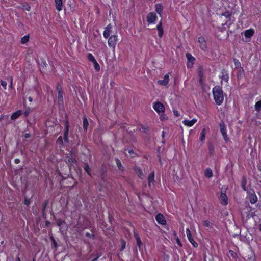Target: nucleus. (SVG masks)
<instances>
[{
	"label": "nucleus",
	"mask_w": 261,
	"mask_h": 261,
	"mask_svg": "<svg viewBox=\"0 0 261 261\" xmlns=\"http://www.w3.org/2000/svg\"><path fill=\"white\" fill-rule=\"evenodd\" d=\"M213 94L216 103L218 105H221L224 100L223 92L219 86H216L213 89Z\"/></svg>",
	"instance_id": "1"
},
{
	"label": "nucleus",
	"mask_w": 261,
	"mask_h": 261,
	"mask_svg": "<svg viewBox=\"0 0 261 261\" xmlns=\"http://www.w3.org/2000/svg\"><path fill=\"white\" fill-rule=\"evenodd\" d=\"M57 91L58 94V103L59 105H62L63 103V93L62 90V88L60 85L57 86Z\"/></svg>",
	"instance_id": "2"
},
{
	"label": "nucleus",
	"mask_w": 261,
	"mask_h": 261,
	"mask_svg": "<svg viewBox=\"0 0 261 261\" xmlns=\"http://www.w3.org/2000/svg\"><path fill=\"white\" fill-rule=\"evenodd\" d=\"M220 132L224 138V139L227 141L228 140V136L226 133V126L223 122H221L220 124Z\"/></svg>",
	"instance_id": "3"
},
{
	"label": "nucleus",
	"mask_w": 261,
	"mask_h": 261,
	"mask_svg": "<svg viewBox=\"0 0 261 261\" xmlns=\"http://www.w3.org/2000/svg\"><path fill=\"white\" fill-rule=\"evenodd\" d=\"M153 108L159 114H160V113H163L165 110L164 106L160 102H155L153 106Z\"/></svg>",
	"instance_id": "4"
},
{
	"label": "nucleus",
	"mask_w": 261,
	"mask_h": 261,
	"mask_svg": "<svg viewBox=\"0 0 261 261\" xmlns=\"http://www.w3.org/2000/svg\"><path fill=\"white\" fill-rule=\"evenodd\" d=\"M117 42V36L114 35L110 37L108 40V45L110 47L114 48Z\"/></svg>",
	"instance_id": "5"
},
{
	"label": "nucleus",
	"mask_w": 261,
	"mask_h": 261,
	"mask_svg": "<svg viewBox=\"0 0 261 261\" xmlns=\"http://www.w3.org/2000/svg\"><path fill=\"white\" fill-rule=\"evenodd\" d=\"M157 16L154 13L150 12L147 15V20L149 23H154L156 19Z\"/></svg>",
	"instance_id": "6"
},
{
	"label": "nucleus",
	"mask_w": 261,
	"mask_h": 261,
	"mask_svg": "<svg viewBox=\"0 0 261 261\" xmlns=\"http://www.w3.org/2000/svg\"><path fill=\"white\" fill-rule=\"evenodd\" d=\"M186 57L188 60V63L187 64V67L191 68L192 67L193 62L194 61L195 59L189 53L186 54Z\"/></svg>",
	"instance_id": "7"
},
{
	"label": "nucleus",
	"mask_w": 261,
	"mask_h": 261,
	"mask_svg": "<svg viewBox=\"0 0 261 261\" xmlns=\"http://www.w3.org/2000/svg\"><path fill=\"white\" fill-rule=\"evenodd\" d=\"M186 234H187V236L188 240L192 244L193 246L194 247H197L198 246V244H197V243H196V242H195L194 241L192 237V234H191V231L189 228H187L186 229Z\"/></svg>",
	"instance_id": "8"
},
{
	"label": "nucleus",
	"mask_w": 261,
	"mask_h": 261,
	"mask_svg": "<svg viewBox=\"0 0 261 261\" xmlns=\"http://www.w3.org/2000/svg\"><path fill=\"white\" fill-rule=\"evenodd\" d=\"M155 219H156V221L159 223V224H161L162 225H164L166 224V221L165 219V217L164 216H163V215H162V214L161 213H159L158 214L156 217H155Z\"/></svg>",
	"instance_id": "9"
},
{
	"label": "nucleus",
	"mask_w": 261,
	"mask_h": 261,
	"mask_svg": "<svg viewBox=\"0 0 261 261\" xmlns=\"http://www.w3.org/2000/svg\"><path fill=\"white\" fill-rule=\"evenodd\" d=\"M198 42L200 44V48L203 50H206L207 48V45L205 39L203 37H200L198 38Z\"/></svg>",
	"instance_id": "10"
},
{
	"label": "nucleus",
	"mask_w": 261,
	"mask_h": 261,
	"mask_svg": "<svg viewBox=\"0 0 261 261\" xmlns=\"http://www.w3.org/2000/svg\"><path fill=\"white\" fill-rule=\"evenodd\" d=\"M169 81V77L168 74H166L163 78V80H159L158 81V83L159 84L163 85V86H166L167 85Z\"/></svg>",
	"instance_id": "11"
},
{
	"label": "nucleus",
	"mask_w": 261,
	"mask_h": 261,
	"mask_svg": "<svg viewBox=\"0 0 261 261\" xmlns=\"http://www.w3.org/2000/svg\"><path fill=\"white\" fill-rule=\"evenodd\" d=\"M112 28V27L111 24H108L107 27L105 28V31L103 32V36L105 38H107L108 37H109Z\"/></svg>",
	"instance_id": "12"
},
{
	"label": "nucleus",
	"mask_w": 261,
	"mask_h": 261,
	"mask_svg": "<svg viewBox=\"0 0 261 261\" xmlns=\"http://www.w3.org/2000/svg\"><path fill=\"white\" fill-rule=\"evenodd\" d=\"M221 74L222 75L220 77L222 79V80H224L226 83H227L229 79V75L227 70H226L224 69H222L221 71Z\"/></svg>",
	"instance_id": "13"
},
{
	"label": "nucleus",
	"mask_w": 261,
	"mask_h": 261,
	"mask_svg": "<svg viewBox=\"0 0 261 261\" xmlns=\"http://www.w3.org/2000/svg\"><path fill=\"white\" fill-rule=\"evenodd\" d=\"M76 161L75 158L71 155L70 156H67L66 158V162L68 164L69 166L73 165V163Z\"/></svg>",
	"instance_id": "14"
},
{
	"label": "nucleus",
	"mask_w": 261,
	"mask_h": 261,
	"mask_svg": "<svg viewBox=\"0 0 261 261\" xmlns=\"http://www.w3.org/2000/svg\"><path fill=\"white\" fill-rule=\"evenodd\" d=\"M197 122L196 119H193L191 120H185L183 121L182 123L184 124V125L189 126L191 127L196 122Z\"/></svg>",
	"instance_id": "15"
},
{
	"label": "nucleus",
	"mask_w": 261,
	"mask_h": 261,
	"mask_svg": "<svg viewBox=\"0 0 261 261\" xmlns=\"http://www.w3.org/2000/svg\"><path fill=\"white\" fill-rule=\"evenodd\" d=\"M134 171H135L136 173L137 174L138 177L140 178L141 179H143L144 178V174L142 172L141 169L138 166H136L134 168Z\"/></svg>",
	"instance_id": "16"
},
{
	"label": "nucleus",
	"mask_w": 261,
	"mask_h": 261,
	"mask_svg": "<svg viewBox=\"0 0 261 261\" xmlns=\"http://www.w3.org/2000/svg\"><path fill=\"white\" fill-rule=\"evenodd\" d=\"M156 29L158 31V34H159V37H160V38L162 37L163 33H164V31H163V28L162 27V21H160V22L157 25Z\"/></svg>",
	"instance_id": "17"
},
{
	"label": "nucleus",
	"mask_w": 261,
	"mask_h": 261,
	"mask_svg": "<svg viewBox=\"0 0 261 261\" xmlns=\"http://www.w3.org/2000/svg\"><path fill=\"white\" fill-rule=\"evenodd\" d=\"M56 9L60 11L62 9L63 2L62 0H54Z\"/></svg>",
	"instance_id": "18"
},
{
	"label": "nucleus",
	"mask_w": 261,
	"mask_h": 261,
	"mask_svg": "<svg viewBox=\"0 0 261 261\" xmlns=\"http://www.w3.org/2000/svg\"><path fill=\"white\" fill-rule=\"evenodd\" d=\"M249 201L251 204H255L257 201V197L254 193L249 195Z\"/></svg>",
	"instance_id": "19"
},
{
	"label": "nucleus",
	"mask_w": 261,
	"mask_h": 261,
	"mask_svg": "<svg viewBox=\"0 0 261 261\" xmlns=\"http://www.w3.org/2000/svg\"><path fill=\"white\" fill-rule=\"evenodd\" d=\"M68 132H69V125L68 123L67 122L66 124L65 127V131L64 133V141L68 143Z\"/></svg>",
	"instance_id": "20"
},
{
	"label": "nucleus",
	"mask_w": 261,
	"mask_h": 261,
	"mask_svg": "<svg viewBox=\"0 0 261 261\" xmlns=\"http://www.w3.org/2000/svg\"><path fill=\"white\" fill-rule=\"evenodd\" d=\"M220 197L222 200V204L226 205L227 204V197L225 193L221 192Z\"/></svg>",
	"instance_id": "21"
},
{
	"label": "nucleus",
	"mask_w": 261,
	"mask_h": 261,
	"mask_svg": "<svg viewBox=\"0 0 261 261\" xmlns=\"http://www.w3.org/2000/svg\"><path fill=\"white\" fill-rule=\"evenodd\" d=\"M148 185L150 186L151 184L154 181V171L149 174L148 177Z\"/></svg>",
	"instance_id": "22"
},
{
	"label": "nucleus",
	"mask_w": 261,
	"mask_h": 261,
	"mask_svg": "<svg viewBox=\"0 0 261 261\" xmlns=\"http://www.w3.org/2000/svg\"><path fill=\"white\" fill-rule=\"evenodd\" d=\"M254 34V31L252 29L247 30L244 32V35L246 38H250L253 36Z\"/></svg>",
	"instance_id": "23"
},
{
	"label": "nucleus",
	"mask_w": 261,
	"mask_h": 261,
	"mask_svg": "<svg viewBox=\"0 0 261 261\" xmlns=\"http://www.w3.org/2000/svg\"><path fill=\"white\" fill-rule=\"evenodd\" d=\"M22 114V111L21 110H18L17 111L13 113L11 116V118L12 120H15L19 117Z\"/></svg>",
	"instance_id": "24"
},
{
	"label": "nucleus",
	"mask_w": 261,
	"mask_h": 261,
	"mask_svg": "<svg viewBox=\"0 0 261 261\" xmlns=\"http://www.w3.org/2000/svg\"><path fill=\"white\" fill-rule=\"evenodd\" d=\"M155 11L159 14L161 15V14L163 12V7L162 4H156L155 6Z\"/></svg>",
	"instance_id": "25"
},
{
	"label": "nucleus",
	"mask_w": 261,
	"mask_h": 261,
	"mask_svg": "<svg viewBox=\"0 0 261 261\" xmlns=\"http://www.w3.org/2000/svg\"><path fill=\"white\" fill-rule=\"evenodd\" d=\"M48 204V201H45L43 202L42 204V216L44 218H46V214L45 212V210L46 208V207L47 205Z\"/></svg>",
	"instance_id": "26"
},
{
	"label": "nucleus",
	"mask_w": 261,
	"mask_h": 261,
	"mask_svg": "<svg viewBox=\"0 0 261 261\" xmlns=\"http://www.w3.org/2000/svg\"><path fill=\"white\" fill-rule=\"evenodd\" d=\"M205 176L210 178L213 176L212 170L210 168H207L204 172Z\"/></svg>",
	"instance_id": "27"
},
{
	"label": "nucleus",
	"mask_w": 261,
	"mask_h": 261,
	"mask_svg": "<svg viewBox=\"0 0 261 261\" xmlns=\"http://www.w3.org/2000/svg\"><path fill=\"white\" fill-rule=\"evenodd\" d=\"M83 168L85 171L87 173V174L91 176V174L90 173V168L88 164H85Z\"/></svg>",
	"instance_id": "28"
},
{
	"label": "nucleus",
	"mask_w": 261,
	"mask_h": 261,
	"mask_svg": "<svg viewBox=\"0 0 261 261\" xmlns=\"http://www.w3.org/2000/svg\"><path fill=\"white\" fill-rule=\"evenodd\" d=\"M89 125V123L86 118L84 117L83 118V128L85 130H87L88 126Z\"/></svg>",
	"instance_id": "29"
},
{
	"label": "nucleus",
	"mask_w": 261,
	"mask_h": 261,
	"mask_svg": "<svg viewBox=\"0 0 261 261\" xmlns=\"http://www.w3.org/2000/svg\"><path fill=\"white\" fill-rule=\"evenodd\" d=\"M255 110L257 112L261 111V101H257L255 105Z\"/></svg>",
	"instance_id": "30"
},
{
	"label": "nucleus",
	"mask_w": 261,
	"mask_h": 261,
	"mask_svg": "<svg viewBox=\"0 0 261 261\" xmlns=\"http://www.w3.org/2000/svg\"><path fill=\"white\" fill-rule=\"evenodd\" d=\"M115 161L119 169L120 170H123V167L120 161L118 159H116Z\"/></svg>",
	"instance_id": "31"
},
{
	"label": "nucleus",
	"mask_w": 261,
	"mask_h": 261,
	"mask_svg": "<svg viewBox=\"0 0 261 261\" xmlns=\"http://www.w3.org/2000/svg\"><path fill=\"white\" fill-rule=\"evenodd\" d=\"M29 35H25V36H23L21 38V43L22 44H25V43H26L29 41Z\"/></svg>",
	"instance_id": "32"
},
{
	"label": "nucleus",
	"mask_w": 261,
	"mask_h": 261,
	"mask_svg": "<svg viewBox=\"0 0 261 261\" xmlns=\"http://www.w3.org/2000/svg\"><path fill=\"white\" fill-rule=\"evenodd\" d=\"M88 60L92 63L96 62V60L94 56L91 54H89L88 55Z\"/></svg>",
	"instance_id": "33"
},
{
	"label": "nucleus",
	"mask_w": 261,
	"mask_h": 261,
	"mask_svg": "<svg viewBox=\"0 0 261 261\" xmlns=\"http://www.w3.org/2000/svg\"><path fill=\"white\" fill-rule=\"evenodd\" d=\"M203 225L204 226L207 227L212 228V224L208 220H205L203 222Z\"/></svg>",
	"instance_id": "34"
},
{
	"label": "nucleus",
	"mask_w": 261,
	"mask_h": 261,
	"mask_svg": "<svg viewBox=\"0 0 261 261\" xmlns=\"http://www.w3.org/2000/svg\"><path fill=\"white\" fill-rule=\"evenodd\" d=\"M198 75L200 77V80L201 81L203 76L202 67H199L198 68Z\"/></svg>",
	"instance_id": "35"
},
{
	"label": "nucleus",
	"mask_w": 261,
	"mask_h": 261,
	"mask_svg": "<svg viewBox=\"0 0 261 261\" xmlns=\"http://www.w3.org/2000/svg\"><path fill=\"white\" fill-rule=\"evenodd\" d=\"M205 129H203L200 133V140L203 141L205 139Z\"/></svg>",
	"instance_id": "36"
},
{
	"label": "nucleus",
	"mask_w": 261,
	"mask_h": 261,
	"mask_svg": "<svg viewBox=\"0 0 261 261\" xmlns=\"http://www.w3.org/2000/svg\"><path fill=\"white\" fill-rule=\"evenodd\" d=\"M100 256H101L100 254H91V257H95L94 258H93L92 260V261H97V260L98 259L99 257H100Z\"/></svg>",
	"instance_id": "37"
},
{
	"label": "nucleus",
	"mask_w": 261,
	"mask_h": 261,
	"mask_svg": "<svg viewBox=\"0 0 261 261\" xmlns=\"http://www.w3.org/2000/svg\"><path fill=\"white\" fill-rule=\"evenodd\" d=\"M126 242L124 240H121V247L120 248V251H122L125 248Z\"/></svg>",
	"instance_id": "38"
},
{
	"label": "nucleus",
	"mask_w": 261,
	"mask_h": 261,
	"mask_svg": "<svg viewBox=\"0 0 261 261\" xmlns=\"http://www.w3.org/2000/svg\"><path fill=\"white\" fill-rule=\"evenodd\" d=\"M233 62H234V65H235L236 68L240 67L241 63L238 60H237L236 59H234Z\"/></svg>",
	"instance_id": "39"
},
{
	"label": "nucleus",
	"mask_w": 261,
	"mask_h": 261,
	"mask_svg": "<svg viewBox=\"0 0 261 261\" xmlns=\"http://www.w3.org/2000/svg\"><path fill=\"white\" fill-rule=\"evenodd\" d=\"M94 64V67L95 69L97 71H99L100 70V66L98 63L96 61V62L93 63Z\"/></svg>",
	"instance_id": "40"
},
{
	"label": "nucleus",
	"mask_w": 261,
	"mask_h": 261,
	"mask_svg": "<svg viewBox=\"0 0 261 261\" xmlns=\"http://www.w3.org/2000/svg\"><path fill=\"white\" fill-rule=\"evenodd\" d=\"M246 180L245 178H244L243 181L242 182V187L244 191H246Z\"/></svg>",
	"instance_id": "41"
},
{
	"label": "nucleus",
	"mask_w": 261,
	"mask_h": 261,
	"mask_svg": "<svg viewBox=\"0 0 261 261\" xmlns=\"http://www.w3.org/2000/svg\"><path fill=\"white\" fill-rule=\"evenodd\" d=\"M57 143L59 144H63V139H62V136H60L57 140Z\"/></svg>",
	"instance_id": "42"
},
{
	"label": "nucleus",
	"mask_w": 261,
	"mask_h": 261,
	"mask_svg": "<svg viewBox=\"0 0 261 261\" xmlns=\"http://www.w3.org/2000/svg\"><path fill=\"white\" fill-rule=\"evenodd\" d=\"M2 86L5 89H6V87L7 85V83L6 81L1 80V81Z\"/></svg>",
	"instance_id": "43"
},
{
	"label": "nucleus",
	"mask_w": 261,
	"mask_h": 261,
	"mask_svg": "<svg viewBox=\"0 0 261 261\" xmlns=\"http://www.w3.org/2000/svg\"><path fill=\"white\" fill-rule=\"evenodd\" d=\"M86 236L88 238H91L92 239H94V235L91 234L89 232H86Z\"/></svg>",
	"instance_id": "44"
},
{
	"label": "nucleus",
	"mask_w": 261,
	"mask_h": 261,
	"mask_svg": "<svg viewBox=\"0 0 261 261\" xmlns=\"http://www.w3.org/2000/svg\"><path fill=\"white\" fill-rule=\"evenodd\" d=\"M137 241V245L139 247V250H140L141 245L142 244L141 239L138 240Z\"/></svg>",
	"instance_id": "45"
},
{
	"label": "nucleus",
	"mask_w": 261,
	"mask_h": 261,
	"mask_svg": "<svg viewBox=\"0 0 261 261\" xmlns=\"http://www.w3.org/2000/svg\"><path fill=\"white\" fill-rule=\"evenodd\" d=\"M63 223V221L61 219H58L57 221V224L59 226H60Z\"/></svg>",
	"instance_id": "46"
},
{
	"label": "nucleus",
	"mask_w": 261,
	"mask_h": 261,
	"mask_svg": "<svg viewBox=\"0 0 261 261\" xmlns=\"http://www.w3.org/2000/svg\"><path fill=\"white\" fill-rule=\"evenodd\" d=\"M173 113L176 117H178L180 115V114L178 112V111L176 110H173Z\"/></svg>",
	"instance_id": "47"
},
{
	"label": "nucleus",
	"mask_w": 261,
	"mask_h": 261,
	"mask_svg": "<svg viewBox=\"0 0 261 261\" xmlns=\"http://www.w3.org/2000/svg\"><path fill=\"white\" fill-rule=\"evenodd\" d=\"M134 237L135 238L136 241L138 240L141 239L139 237L138 234L136 232H134Z\"/></svg>",
	"instance_id": "48"
},
{
	"label": "nucleus",
	"mask_w": 261,
	"mask_h": 261,
	"mask_svg": "<svg viewBox=\"0 0 261 261\" xmlns=\"http://www.w3.org/2000/svg\"><path fill=\"white\" fill-rule=\"evenodd\" d=\"M160 119L162 120H164L165 119H166V115L165 114H161V116H160Z\"/></svg>",
	"instance_id": "49"
},
{
	"label": "nucleus",
	"mask_w": 261,
	"mask_h": 261,
	"mask_svg": "<svg viewBox=\"0 0 261 261\" xmlns=\"http://www.w3.org/2000/svg\"><path fill=\"white\" fill-rule=\"evenodd\" d=\"M223 15L224 16H225L226 18H228L230 16V14L229 12H226L224 13Z\"/></svg>",
	"instance_id": "50"
},
{
	"label": "nucleus",
	"mask_w": 261,
	"mask_h": 261,
	"mask_svg": "<svg viewBox=\"0 0 261 261\" xmlns=\"http://www.w3.org/2000/svg\"><path fill=\"white\" fill-rule=\"evenodd\" d=\"M13 79H12V77H10V85L9 86V88L10 89H12L13 88Z\"/></svg>",
	"instance_id": "51"
},
{
	"label": "nucleus",
	"mask_w": 261,
	"mask_h": 261,
	"mask_svg": "<svg viewBox=\"0 0 261 261\" xmlns=\"http://www.w3.org/2000/svg\"><path fill=\"white\" fill-rule=\"evenodd\" d=\"M24 203L27 205H29L30 203V200L28 199H25L24 201Z\"/></svg>",
	"instance_id": "52"
},
{
	"label": "nucleus",
	"mask_w": 261,
	"mask_h": 261,
	"mask_svg": "<svg viewBox=\"0 0 261 261\" xmlns=\"http://www.w3.org/2000/svg\"><path fill=\"white\" fill-rule=\"evenodd\" d=\"M176 242L179 245L181 246V242L178 237L176 238Z\"/></svg>",
	"instance_id": "53"
},
{
	"label": "nucleus",
	"mask_w": 261,
	"mask_h": 261,
	"mask_svg": "<svg viewBox=\"0 0 261 261\" xmlns=\"http://www.w3.org/2000/svg\"><path fill=\"white\" fill-rule=\"evenodd\" d=\"M30 136H31V135H30V134H29V133H27V134H25V135H24V137H25V138H30Z\"/></svg>",
	"instance_id": "54"
},
{
	"label": "nucleus",
	"mask_w": 261,
	"mask_h": 261,
	"mask_svg": "<svg viewBox=\"0 0 261 261\" xmlns=\"http://www.w3.org/2000/svg\"><path fill=\"white\" fill-rule=\"evenodd\" d=\"M20 160L19 159H15V163L16 164H18V163H20Z\"/></svg>",
	"instance_id": "55"
},
{
	"label": "nucleus",
	"mask_w": 261,
	"mask_h": 261,
	"mask_svg": "<svg viewBox=\"0 0 261 261\" xmlns=\"http://www.w3.org/2000/svg\"><path fill=\"white\" fill-rule=\"evenodd\" d=\"M127 151H128V152L130 154H134V152H133V150H131V149H128V150H127Z\"/></svg>",
	"instance_id": "56"
},
{
	"label": "nucleus",
	"mask_w": 261,
	"mask_h": 261,
	"mask_svg": "<svg viewBox=\"0 0 261 261\" xmlns=\"http://www.w3.org/2000/svg\"><path fill=\"white\" fill-rule=\"evenodd\" d=\"M31 7L30 6H28L27 8H26V10L28 11H30Z\"/></svg>",
	"instance_id": "57"
},
{
	"label": "nucleus",
	"mask_w": 261,
	"mask_h": 261,
	"mask_svg": "<svg viewBox=\"0 0 261 261\" xmlns=\"http://www.w3.org/2000/svg\"><path fill=\"white\" fill-rule=\"evenodd\" d=\"M28 99L30 102H32L33 101V98L31 97H29Z\"/></svg>",
	"instance_id": "58"
},
{
	"label": "nucleus",
	"mask_w": 261,
	"mask_h": 261,
	"mask_svg": "<svg viewBox=\"0 0 261 261\" xmlns=\"http://www.w3.org/2000/svg\"><path fill=\"white\" fill-rule=\"evenodd\" d=\"M53 242H54V244L55 246H56L57 243H56V242H55V240L53 238Z\"/></svg>",
	"instance_id": "59"
},
{
	"label": "nucleus",
	"mask_w": 261,
	"mask_h": 261,
	"mask_svg": "<svg viewBox=\"0 0 261 261\" xmlns=\"http://www.w3.org/2000/svg\"><path fill=\"white\" fill-rule=\"evenodd\" d=\"M45 224L46 225L48 226L50 224V223L48 221H46Z\"/></svg>",
	"instance_id": "60"
},
{
	"label": "nucleus",
	"mask_w": 261,
	"mask_h": 261,
	"mask_svg": "<svg viewBox=\"0 0 261 261\" xmlns=\"http://www.w3.org/2000/svg\"><path fill=\"white\" fill-rule=\"evenodd\" d=\"M164 136H165V132H164V131H163L162 132V137L164 138Z\"/></svg>",
	"instance_id": "61"
},
{
	"label": "nucleus",
	"mask_w": 261,
	"mask_h": 261,
	"mask_svg": "<svg viewBox=\"0 0 261 261\" xmlns=\"http://www.w3.org/2000/svg\"><path fill=\"white\" fill-rule=\"evenodd\" d=\"M259 229L261 231V224L259 225Z\"/></svg>",
	"instance_id": "62"
},
{
	"label": "nucleus",
	"mask_w": 261,
	"mask_h": 261,
	"mask_svg": "<svg viewBox=\"0 0 261 261\" xmlns=\"http://www.w3.org/2000/svg\"><path fill=\"white\" fill-rule=\"evenodd\" d=\"M16 261H21V260H20V258L19 257H17L16 258Z\"/></svg>",
	"instance_id": "63"
},
{
	"label": "nucleus",
	"mask_w": 261,
	"mask_h": 261,
	"mask_svg": "<svg viewBox=\"0 0 261 261\" xmlns=\"http://www.w3.org/2000/svg\"><path fill=\"white\" fill-rule=\"evenodd\" d=\"M3 118V117L2 116H0V120H2Z\"/></svg>",
	"instance_id": "64"
}]
</instances>
